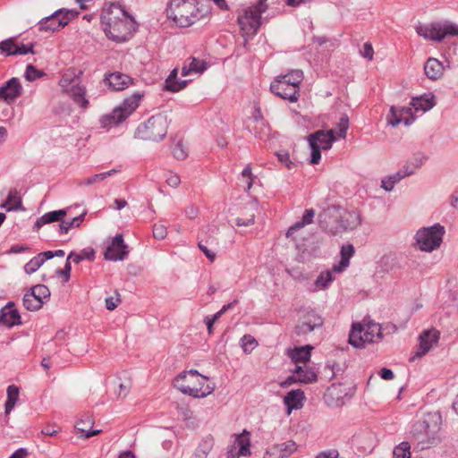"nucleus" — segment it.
<instances>
[{"label": "nucleus", "mask_w": 458, "mask_h": 458, "mask_svg": "<svg viewBox=\"0 0 458 458\" xmlns=\"http://www.w3.org/2000/svg\"><path fill=\"white\" fill-rule=\"evenodd\" d=\"M100 24L106 38L117 43L128 41L137 30L134 18L116 3L103 9Z\"/></svg>", "instance_id": "f257e3e1"}, {"label": "nucleus", "mask_w": 458, "mask_h": 458, "mask_svg": "<svg viewBox=\"0 0 458 458\" xmlns=\"http://www.w3.org/2000/svg\"><path fill=\"white\" fill-rule=\"evenodd\" d=\"M203 5L198 0H171L167 18L180 28H188L204 18Z\"/></svg>", "instance_id": "f03ea898"}, {"label": "nucleus", "mask_w": 458, "mask_h": 458, "mask_svg": "<svg viewBox=\"0 0 458 458\" xmlns=\"http://www.w3.org/2000/svg\"><path fill=\"white\" fill-rule=\"evenodd\" d=\"M174 385L182 393L194 398H204L215 390V385L209 378L197 370L181 373L174 378Z\"/></svg>", "instance_id": "7ed1b4c3"}, {"label": "nucleus", "mask_w": 458, "mask_h": 458, "mask_svg": "<svg viewBox=\"0 0 458 458\" xmlns=\"http://www.w3.org/2000/svg\"><path fill=\"white\" fill-rule=\"evenodd\" d=\"M304 79L301 70L293 69L285 74L274 78L270 84V91L278 98L296 103L301 97V84Z\"/></svg>", "instance_id": "20e7f679"}, {"label": "nucleus", "mask_w": 458, "mask_h": 458, "mask_svg": "<svg viewBox=\"0 0 458 458\" xmlns=\"http://www.w3.org/2000/svg\"><path fill=\"white\" fill-rule=\"evenodd\" d=\"M382 337L381 327L369 319L353 323L349 334V343L355 348H362Z\"/></svg>", "instance_id": "39448f33"}, {"label": "nucleus", "mask_w": 458, "mask_h": 458, "mask_svg": "<svg viewBox=\"0 0 458 458\" xmlns=\"http://www.w3.org/2000/svg\"><path fill=\"white\" fill-rule=\"evenodd\" d=\"M168 129L166 115L158 114L152 115L147 122L139 125L136 131L138 138L143 140L158 141L163 140Z\"/></svg>", "instance_id": "423d86ee"}, {"label": "nucleus", "mask_w": 458, "mask_h": 458, "mask_svg": "<svg viewBox=\"0 0 458 458\" xmlns=\"http://www.w3.org/2000/svg\"><path fill=\"white\" fill-rule=\"evenodd\" d=\"M419 36L427 40L441 42L446 37H458V24L445 21L416 27Z\"/></svg>", "instance_id": "0eeeda50"}, {"label": "nucleus", "mask_w": 458, "mask_h": 458, "mask_svg": "<svg viewBox=\"0 0 458 458\" xmlns=\"http://www.w3.org/2000/svg\"><path fill=\"white\" fill-rule=\"evenodd\" d=\"M267 10L266 0H259L256 4L246 9L238 17V24L243 37L254 36L259 26L261 14Z\"/></svg>", "instance_id": "6e6552de"}, {"label": "nucleus", "mask_w": 458, "mask_h": 458, "mask_svg": "<svg viewBox=\"0 0 458 458\" xmlns=\"http://www.w3.org/2000/svg\"><path fill=\"white\" fill-rule=\"evenodd\" d=\"M444 234L445 228L439 224L423 227L416 233V243L420 250L431 252L440 247Z\"/></svg>", "instance_id": "1a4fd4ad"}, {"label": "nucleus", "mask_w": 458, "mask_h": 458, "mask_svg": "<svg viewBox=\"0 0 458 458\" xmlns=\"http://www.w3.org/2000/svg\"><path fill=\"white\" fill-rule=\"evenodd\" d=\"M334 130L318 131L309 136V143L311 148L310 164L317 165L321 158V150L331 148L336 140Z\"/></svg>", "instance_id": "9d476101"}, {"label": "nucleus", "mask_w": 458, "mask_h": 458, "mask_svg": "<svg viewBox=\"0 0 458 458\" xmlns=\"http://www.w3.org/2000/svg\"><path fill=\"white\" fill-rule=\"evenodd\" d=\"M233 437V442L228 447L226 457L241 458L250 456L251 454L250 432L244 429L242 433L235 434Z\"/></svg>", "instance_id": "9b49d317"}, {"label": "nucleus", "mask_w": 458, "mask_h": 458, "mask_svg": "<svg viewBox=\"0 0 458 458\" xmlns=\"http://www.w3.org/2000/svg\"><path fill=\"white\" fill-rule=\"evenodd\" d=\"M438 431L439 426L437 423L430 426L426 420H423L415 424L413 436L420 444L423 445L422 448H424V445H435L437 442Z\"/></svg>", "instance_id": "f8f14e48"}, {"label": "nucleus", "mask_w": 458, "mask_h": 458, "mask_svg": "<svg viewBox=\"0 0 458 458\" xmlns=\"http://www.w3.org/2000/svg\"><path fill=\"white\" fill-rule=\"evenodd\" d=\"M59 84L81 107L87 108L89 106V101L85 98L86 89L80 84L78 80L69 81L67 78L63 77Z\"/></svg>", "instance_id": "ddd939ff"}, {"label": "nucleus", "mask_w": 458, "mask_h": 458, "mask_svg": "<svg viewBox=\"0 0 458 458\" xmlns=\"http://www.w3.org/2000/svg\"><path fill=\"white\" fill-rule=\"evenodd\" d=\"M34 44H18L15 38H10L0 42V51L5 55H24L34 54Z\"/></svg>", "instance_id": "4468645a"}, {"label": "nucleus", "mask_w": 458, "mask_h": 458, "mask_svg": "<svg viewBox=\"0 0 458 458\" xmlns=\"http://www.w3.org/2000/svg\"><path fill=\"white\" fill-rule=\"evenodd\" d=\"M440 333L436 328L424 330L419 336V346L416 356L422 357L437 344Z\"/></svg>", "instance_id": "2eb2a0df"}, {"label": "nucleus", "mask_w": 458, "mask_h": 458, "mask_svg": "<svg viewBox=\"0 0 458 458\" xmlns=\"http://www.w3.org/2000/svg\"><path fill=\"white\" fill-rule=\"evenodd\" d=\"M347 394V387L344 384H332L327 387L324 399L329 406H340L344 403V398Z\"/></svg>", "instance_id": "dca6fc26"}, {"label": "nucleus", "mask_w": 458, "mask_h": 458, "mask_svg": "<svg viewBox=\"0 0 458 458\" xmlns=\"http://www.w3.org/2000/svg\"><path fill=\"white\" fill-rule=\"evenodd\" d=\"M128 255L127 245L124 243L123 235L117 234L107 246L105 252L106 259L116 261L123 260Z\"/></svg>", "instance_id": "f3484780"}, {"label": "nucleus", "mask_w": 458, "mask_h": 458, "mask_svg": "<svg viewBox=\"0 0 458 458\" xmlns=\"http://www.w3.org/2000/svg\"><path fill=\"white\" fill-rule=\"evenodd\" d=\"M22 92V86L17 78H12L0 87V99L6 103H12L18 98Z\"/></svg>", "instance_id": "a211bd4d"}, {"label": "nucleus", "mask_w": 458, "mask_h": 458, "mask_svg": "<svg viewBox=\"0 0 458 458\" xmlns=\"http://www.w3.org/2000/svg\"><path fill=\"white\" fill-rule=\"evenodd\" d=\"M412 109V107L398 108L392 106L390 109L388 123L393 126H396L401 123H403L406 125L411 124L414 121Z\"/></svg>", "instance_id": "6ab92c4d"}, {"label": "nucleus", "mask_w": 458, "mask_h": 458, "mask_svg": "<svg viewBox=\"0 0 458 458\" xmlns=\"http://www.w3.org/2000/svg\"><path fill=\"white\" fill-rule=\"evenodd\" d=\"M20 323L21 316L13 303H9L2 309L0 315V325L12 327L15 325H19Z\"/></svg>", "instance_id": "aec40b11"}, {"label": "nucleus", "mask_w": 458, "mask_h": 458, "mask_svg": "<svg viewBox=\"0 0 458 458\" xmlns=\"http://www.w3.org/2000/svg\"><path fill=\"white\" fill-rule=\"evenodd\" d=\"M323 321L320 317L313 313H309L303 317L302 320L297 326V332L299 335H307L315 328L321 327Z\"/></svg>", "instance_id": "412c9836"}, {"label": "nucleus", "mask_w": 458, "mask_h": 458, "mask_svg": "<svg viewBox=\"0 0 458 458\" xmlns=\"http://www.w3.org/2000/svg\"><path fill=\"white\" fill-rule=\"evenodd\" d=\"M444 65L437 58L429 57L424 64V72L428 79L431 81L439 80L444 74Z\"/></svg>", "instance_id": "4be33fe9"}, {"label": "nucleus", "mask_w": 458, "mask_h": 458, "mask_svg": "<svg viewBox=\"0 0 458 458\" xmlns=\"http://www.w3.org/2000/svg\"><path fill=\"white\" fill-rule=\"evenodd\" d=\"M207 68L205 61L195 57L187 58L182 67V75L183 77L202 73Z\"/></svg>", "instance_id": "5701e85b"}, {"label": "nucleus", "mask_w": 458, "mask_h": 458, "mask_svg": "<svg viewBox=\"0 0 458 458\" xmlns=\"http://www.w3.org/2000/svg\"><path fill=\"white\" fill-rule=\"evenodd\" d=\"M294 373L296 374V378H294L293 377H290L284 383L282 384V386L295 381H300L301 383L307 384L317 380L316 373L311 369H308L306 368V365H297L294 369Z\"/></svg>", "instance_id": "b1692460"}, {"label": "nucleus", "mask_w": 458, "mask_h": 458, "mask_svg": "<svg viewBox=\"0 0 458 458\" xmlns=\"http://www.w3.org/2000/svg\"><path fill=\"white\" fill-rule=\"evenodd\" d=\"M410 105L415 112L428 111L436 105L435 96L432 93H428L420 97L413 98Z\"/></svg>", "instance_id": "393cba45"}, {"label": "nucleus", "mask_w": 458, "mask_h": 458, "mask_svg": "<svg viewBox=\"0 0 458 458\" xmlns=\"http://www.w3.org/2000/svg\"><path fill=\"white\" fill-rule=\"evenodd\" d=\"M304 400L305 394L303 391L301 389L291 390L284 399V403L288 408V413L293 409L299 410L302 408Z\"/></svg>", "instance_id": "a878e982"}, {"label": "nucleus", "mask_w": 458, "mask_h": 458, "mask_svg": "<svg viewBox=\"0 0 458 458\" xmlns=\"http://www.w3.org/2000/svg\"><path fill=\"white\" fill-rule=\"evenodd\" d=\"M141 98L142 95L139 92H136L126 98L116 108L122 111V114H123V117L126 119L137 109Z\"/></svg>", "instance_id": "bb28decb"}, {"label": "nucleus", "mask_w": 458, "mask_h": 458, "mask_svg": "<svg viewBox=\"0 0 458 458\" xmlns=\"http://www.w3.org/2000/svg\"><path fill=\"white\" fill-rule=\"evenodd\" d=\"M106 81L110 88L117 91L125 89L131 83V79L128 75L120 72L109 74Z\"/></svg>", "instance_id": "cd10ccee"}, {"label": "nucleus", "mask_w": 458, "mask_h": 458, "mask_svg": "<svg viewBox=\"0 0 458 458\" xmlns=\"http://www.w3.org/2000/svg\"><path fill=\"white\" fill-rule=\"evenodd\" d=\"M354 254V248L352 244L344 245L341 249V260L338 264L333 266V271L341 273L350 265V259Z\"/></svg>", "instance_id": "c85d7f7f"}, {"label": "nucleus", "mask_w": 458, "mask_h": 458, "mask_svg": "<svg viewBox=\"0 0 458 458\" xmlns=\"http://www.w3.org/2000/svg\"><path fill=\"white\" fill-rule=\"evenodd\" d=\"M60 12H55L53 14L45 17L38 23V29L41 32H55L58 31L61 28L58 22V14Z\"/></svg>", "instance_id": "c756f323"}, {"label": "nucleus", "mask_w": 458, "mask_h": 458, "mask_svg": "<svg viewBox=\"0 0 458 458\" xmlns=\"http://www.w3.org/2000/svg\"><path fill=\"white\" fill-rule=\"evenodd\" d=\"M67 215V209H59L50 211L44 214L42 216L37 219L35 227L38 230L41 226L46 224H49L55 221L62 222L63 218Z\"/></svg>", "instance_id": "7c9ffc66"}, {"label": "nucleus", "mask_w": 458, "mask_h": 458, "mask_svg": "<svg viewBox=\"0 0 458 458\" xmlns=\"http://www.w3.org/2000/svg\"><path fill=\"white\" fill-rule=\"evenodd\" d=\"M312 347L310 345L294 348L289 352V357L297 365L302 364L305 366L306 362L310 359V351Z\"/></svg>", "instance_id": "2f4dec72"}, {"label": "nucleus", "mask_w": 458, "mask_h": 458, "mask_svg": "<svg viewBox=\"0 0 458 458\" xmlns=\"http://www.w3.org/2000/svg\"><path fill=\"white\" fill-rule=\"evenodd\" d=\"M124 120L125 118L123 114H122V111L115 107L112 113L101 116L99 123L101 127L108 129L118 125Z\"/></svg>", "instance_id": "473e14b6"}, {"label": "nucleus", "mask_w": 458, "mask_h": 458, "mask_svg": "<svg viewBox=\"0 0 458 458\" xmlns=\"http://www.w3.org/2000/svg\"><path fill=\"white\" fill-rule=\"evenodd\" d=\"M314 216L315 211L313 209H306L301 221L295 223L288 229L286 237H293L297 230L303 228L305 225H310L313 222Z\"/></svg>", "instance_id": "72a5a7b5"}, {"label": "nucleus", "mask_w": 458, "mask_h": 458, "mask_svg": "<svg viewBox=\"0 0 458 458\" xmlns=\"http://www.w3.org/2000/svg\"><path fill=\"white\" fill-rule=\"evenodd\" d=\"M334 272L333 269L322 271L314 282L315 289L317 291L327 289L335 280Z\"/></svg>", "instance_id": "f704fd0d"}, {"label": "nucleus", "mask_w": 458, "mask_h": 458, "mask_svg": "<svg viewBox=\"0 0 458 458\" xmlns=\"http://www.w3.org/2000/svg\"><path fill=\"white\" fill-rule=\"evenodd\" d=\"M342 227L352 230L360 224V216L356 212H344L341 216Z\"/></svg>", "instance_id": "c9c22d12"}, {"label": "nucleus", "mask_w": 458, "mask_h": 458, "mask_svg": "<svg viewBox=\"0 0 458 458\" xmlns=\"http://www.w3.org/2000/svg\"><path fill=\"white\" fill-rule=\"evenodd\" d=\"M118 172H120L119 169H112V170L105 172V173H100V174H97L91 175L87 178H83L80 181L79 185L89 186L93 183L102 182L105 179H106L112 175H114Z\"/></svg>", "instance_id": "e433bc0d"}, {"label": "nucleus", "mask_w": 458, "mask_h": 458, "mask_svg": "<svg viewBox=\"0 0 458 458\" xmlns=\"http://www.w3.org/2000/svg\"><path fill=\"white\" fill-rule=\"evenodd\" d=\"M19 388L14 385H11L7 387V400L5 402L6 414H9L15 406L19 398Z\"/></svg>", "instance_id": "4c0bfd02"}, {"label": "nucleus", "mask_w": 458, "mask_h": 458, "mask_svg": "<svg viewBox=\"0 0 458 458\" xmlns=\"http://www.w3.org/2000/svg\"><path fill=\"white\" fill-rule=\"evenodd\" d=\"M22 302L25 309L30 311L38 310L43 305L42 301H39L31 291L24 294Z\"/></svg>", "instance_id": "58836bf2"}, {"label": "nucleus", "mask_w": 458, "mask_h": 458, "mask_svg": "<svg viewBox=\"0 0 458 458\" xmlns=\"http://www.w3.org/2000/svg\"><path fill=\"white\" fill-rule=\"evenodd\" d=\"M178 74V70L175 68L174 69L168 78L165 81V89L177 92L181 89H182L186 86V81L179 82L176 81Z\"/></svg>", "instance_id": "ea45409f"}, {"label": "nucleus", "mask_w": 458, "mask_h": 458, "mask_svg": "<svg viewBox=\"0 0 458 458\" xmlns=\"http://www.w3.org/2000/svg\"><path fill=\"white\" fill-rule=\"evenodd\" d=\"M86 213H82L81 215L73 217L71 220H62L59 225V229L61 233H67L72 228L79 227L81 222L84 219Z\"/></svg>", "instance_id": "a19ab883"}, {"label": "nucleus", "mask_w": 458, "mask_h": 458, "mask_svg": "<svg viewBox=\"0 0 458 458\" xmlns=\"http://www.w3.org/2000/svg\"><path fill=\"white\" fill-rule=\"evenodd\" d=\"M56 12H60L57 18V24H59L62 29L79 15V12L73 10L59 9Z\"/></svg>", "instance_id": "79ce46f5"}, {"label": "nucleus", "mask_w": 458, "mask_h": 458, "mask_svg": "<svg viewBox=\"0 0 458 458\" xmlns=\"http://www.w3.org/2000/svg\"><path fill=\"white\" fill-rule=\"evenodd\" d=\"M214 442L212 438H205L199 445L195 454L194 458H207L208 454L212 450Z\"/></svg>", "instance_id": "37998d69"}, {"label": "nucleus", "mask_w": 458, "mask_h": 458, "mask_svg": "<svg viewBox=\"0 0 458 458\" xmlns=\"http://www.w3.org/2000/svg\"><path fill=\"white\" fill-rule=\"evenodd\" d=\"M46 261V258L42 255V252L38 254L36 257L32 258L26 265L24 266V270L27 274L30 275L36 272Z\"/></svg>", "instance_id": "c03bdc74"}, {"label": "nucleus", "mask_w": 458, "mask_h": 458, "mask_svg": "<svg viewBox=\"0 0 458 458\" xmlns=\"http://www.w3.org/2000/svg\"><path fill=\"white\" fill-rule=\"evenodd\" d=\"M94 254L95 253L92 250H83L80 253L71 252L67 258L75 264H79L84 259L93 260Z\"/></svg>", "instance_id": "a18cd8bd"}, {"label": "nucleus", "mask_w": 458, "mask_h": 458, "mask_svg": "<svg viewBox=\"0 0 458 458\" xmlns=\"http://www.w3.org/2000/svg\"><path fill=\"white\" fill-rule=\"evenodd\" d=\"M411 445L408 442H402L394 447V458H411Z\"/></svg>", "instance_id": "49530a36"}, {"label": "nucleus", "mask_w": 458, "mask_h": 458, "mask_svg": "<svg viewBox=\"0 0 458 458\" xmlns=\"http://www.w3.org/2000/svg\"><path fill=\"white\" fill-rule=\"evenodd\" d=\"M276 445H277L279 451H281L282 458L290 456L292 454H293L297 450V445L293 440H289V441L284 442L282 444H277Z\"/></svg>", "instance_id": "de8ad7c7"}, {"label": "nucleus", "mask_w": 458, "mask_h": 458, "mask_svg": "<svg viewBox=\"0 0 458 458\" xmlns=\"http://www.w3.org/2000/svg\"><path fill=\"white\" fill-rule=\"evenodd\" d=\"M242 348L244 352L250 353L253 349L258 345L256 339L250 335H245L241 339Z\"/></svg>", "instance_id": "09e8293b"}, {"label": "nucleus", "mask_w": 458, "mask_h": 458, "mask_svg": "<svg viewBox=\"0 0 458 458\" xmlns=\"http://www.w3.org/2000/svg\"><path fill=\"white\" fill-rule=\"evenodd\" d=\"M39 301H42V303L45 300L48 299L50 296L49 289L44 284H38L31 288L30 290Z\"/></svg>", "instance_id": "8fccbe9b"}, {"label": "nucleus", "mask_w": 458, "mask_h": 458, "mask_svg": "<svg viewBox=\"0 0 458 458\" xmlns=\"http://www.w3.org/2000/svg\"><path fill=\"white\" fill-rule=\"evenodd\" d=\"M349 128V118L346 114L341 116L337 123V135L341 139L346 138L347 130Z\"/></svg>", "instance_id": "3c124183"}, {"label": "nucleus", "mask_w": 458, "mask_h": 458, "mask_svg": "<svg viewBox=\"0 0 458 458\" xmlns=\"http://www.w3.org/2000/svg\"><path fill=\"white\" fill-rule=\"evenodd\" d=\"M242 180L246 184V191H250L253 184V174L250 165H246L242 170Z\"/></svg>", "instance_id": "603ef678"}, {"label": "nucleus", "mask_w": 458, "mask_h": 458, "mask_svg": "<svg viewBox=\"0 0 458 458\" xmlns=\"http://www.w3.org/2000/svg\"><path fill=\"white\" fill-rule=\"evenodd\" d=\"M5 205L9 210L15 209L21 205V198L17 191H12L9 192Z\"/></svg>", "instance_id": "864d4df0"}, {"label": "nucleus", "mask_w": 458, "mask_h": 458, "mask_svg": "<svg viewBox=\"0 0 458 458\" xmlns=\"http://www.w3.org/2000/svg\"><path fill=\"white\" fill-rule=\"evenodd\" d=\"M188 148L182 143L178 142L173 148L174 157L178 160H184L188 157Z\"/></svg>", "instance_id": "5fc2aeb1"}, {"label": "nucleus", "mask_w": 458, "mask_h": 458, "mask_svg": "<svg viewBox=\"0 0 458 458\" xmlns=\"http://www.w3.org/2000/svg\"><path fill=\"white\" fill-rule=\"evenodd\" d=\"M152 232L154 238L157 240H164L167 235V228L161 223L154 224Z\"/></svg>", "instance_id": "6e6d98bb"}, {"label": "nucleus", "mask_w": 458, "mask_h": 458, "mask_svg": "<svg viewBox=\"0 0 458 458\" xmlns=\"http://www.w3.org/2000/svg\"><path fill=\"white\" fill-rule=\"evenodd\" d=\"M44 75L43 72L38 70L32 64H29L26 68L25 78L28 81H34L38 78H40Z\"/></svg>", "instance_id": "4d7b16f0"}, {"label": "nucleus", "mask_w": 458, "mask_h": 458, "mask_svg": "<svg viewBox=\"0 0 458 458\" xmlns=\"http://www.w3.org/2000/svg\"><path fill=\"white\" fill-rule=\"evenodd\" d=\"M71 270H72L71 260L68 259V258H67L64 269L56 270V274L58 276H63L64 282L66 283L70 280Z\"/></svg>", "instance_id": "13d9d810"}, {"label": "nucleus", "mask_w": 458, "mask_h": 458, "mask_svg": "<svg viewBox=\"0 0 458 458\" xmlns=\"http://www.w3.org/2000/svg\"><path fill=\"white\" fill-rule=\"evenodd\" d=\"M121 302L120 294L115 293V296H111L106 299V307L108 310H114Z\"/></svg>", "instance_id": "bf43d9fd"}, {"label": "nucleus", "mask_w": 458, "mask_h": 458, "mask_svg": "<svg viewBox=\"0 0 458 458\" xmlns=\"http://www.w3.org/2000/svg\"><path fill=\"white\" fill-rule=\"evenodd\" d=\"M131 388V379H128L123 383H120L119 391L117 392L118 396L123 397V398L126 397L129 394Z\"/></svg>", "instance_id": "052dcab7"}, {"label": "nucleus", "mask_w": 458, "mask_h": 458, "mask_svg": "<svg viewBox=\"0 0 458 458\" xmlns=\"http://www.w3.org/2000/svg\"><path fill=\"white\" fill-rule=\"evenodd\" d=\"M263 458H282L281 451L276 445H274L266 450Z\"/></svg>", "instance_id": "680f3d73"}, {"label": "nucleus", "mask_w": 458, "mask_h": 458, "mask_svg": "<svg viewBox=\"0 0 458 458\" xmlns=\"http://www.w3.org/2000/svg\"><path fill=\"white\" fill-rule=\"evenodd\" d=\"M414 174V169H410L409 167L405 168L404 172H397L395 174L389 176L388 179H391V181H394V184L398 182L401 179L404 178L405 176H409L411 174Z\"/></svg>", "instance_id": "e2e57ef3"}, {"label": "nucleus", "mask_w": 458, "mask_h": 458, "mask_svg": "<svg viewBox=\"0 0 458 458\" xmlns=\"http://www.w3.org/2000/svg\"><path fill=\"white\" fill-rule=\"evenodd\" d=\"M278 160L284 164L288 169H292L294 164L290 160V156L286 152L277 153Z\"/></svg>", "instance_id": "0e129e2a"}, {"label": "nucleus", "mask_w": 458, "mask_h": 458, "mask_svg": "<svg viewBox=\"0 0 458 458\" xmlns=\"http://www.w3.org/2000/svg\"><path fill=\"white\" fill-rule=\"evenodd\" d=\"M361 55L364 58H367L369 59V61H371L373 59V55H374V49H373V47L370 43L369 42H366L364 45H363V49L361 51Z\"/></svg>", "instance_id": "69168bd1"}, {"label": "nucleus", "mask_w": 458, "mask_h": 458, "mask_svg": "<svg viewBox=\"0 0 458 458\" xmlns=\"http://www.w3.org/2000/svg\"><path fill=\"white\" fill-rule=\"evenodd\" d=\"M199 248L201 250V251L206 255V257L210 260L214 261L216 259V253L212 250H210L207 245L203 244V240H200L199 242Z\"/></svg>", "instance_id": "338daca9"}, {"label": "nucleus", "mask_w": 458, "mask_h": 458, "mask_svg": "<svg viewBox=\"0 0 458 458\" xmlns=\"http://www.w3.org/2000/svg\"><path fill=\"white\" fill-rule=\"evenodd\" d=\"M76 428L78 430H80L81 432L84 433V437L85 438H89V437H91L93 436H97L100 433V430L97 429V430H91V431H87L83 427H82V421L80 420L76 423L75 425Z\"/></svg>", "instance_id": "774afa93"}]
</instances>
